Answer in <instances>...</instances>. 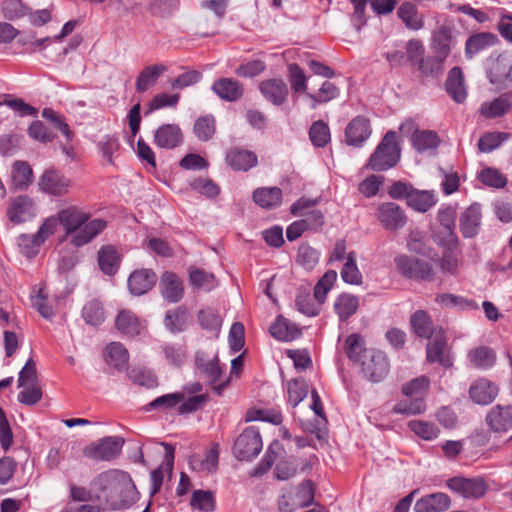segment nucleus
<instances>
[{
  "mask_svg": "<svg viewBox=\"0 0 512 512\" xmlns=\"http://www.w3.org/2000/svg\"><path fill=\"white\" fill-rule=\"evenodd\" d=\"M397 15L405 24L406 28L410 30H420L424 26L423 16L418 12L417 6L412 2L402 3L397 10Z\"/></svg>",
  "mask_w": 512,
  "mask_h": 512,
  "instance_id": "obj_38",
  "label": "nucleus"
},
{
  "mask_svg": "<svg viewBox=\"0 0 512 512\" xmlns=\"http://www.w3.org/2000/svg\"><path fill=\"white\" fill-rule=\"evenodd\" d=\"M408 427L418 437L427 441L435 439L439 433V429L434 423L423 420H411Z\"/></svg>",
  "mask_w": 512,
  "mask_h": 512,
  "instance_id": "obj_59",
  "label": "nucleus"
},
{
  "mask_svg": "<svg viewBox=\"0 0 512 512\" xmlns=\"http://www.w3.org/2000/svg\"><path fill=\"white\" fill-rule=\"evenodd\" d=\"M157 276L152 269L133 271L128 278V289L134 296H141L150 291L156 284Z\"/></svg>",
  "mask_w": 512,
  "mask_h": 512,
  "instance_id": "obj_16",
  "label": "nucleus"
},
{
  "mask_svg": "<svg viewBox=\"0 0 512 512\" xmlns=\"http://www.w3.org/2000/svg\"><path fill=\"white\" fill-rule=\"evenodd\" d=\"M356 258L354 251L348 252L346 261L340 272L342 280L350 285H361L363 282V276L357 266Z\"/></svg>",
  "mask_w": 512,
  "mask_h": 512,
  "instance_id": "obj_46",
  "label": "nucleus"
},
{
  "mask_svg": "<svg viewBox=\"0 0 512 512\" xmlns=\"http://www.w3.org/2000/svg\"><path fill=\"white\" fill-rule=\"evenodd\" d=\"M124 439L120 436H107L83 449L85 457L96 461H111L117 458L123 448Z\"/></svg>",
  "mask_w": 512,
  "mask_h": 512,
  "instance_id": "obj_5",
  "label": "nucleus"
},
{
  "mask_svg": "<svg viewBox=\"0 0 512 512\" xmlns=\"http://www.w3.org/2000/svg\"><path fill=\"white\" fill-rule=\"evenodd\" d=\"M497 40V36L490 32H480L471 35L465 43L466 58L472 59L479 52L495 45Z\"/></svg>",
  "mask_w": 512,
  "mask_h": 512,
  "instance_id": "obj_30",
  "label": "nucleus"
},
{
  "mask_svg": "<svg viewBox=\"0 0 512 512\" xmlns=\"http://www.w3.org/2000/svg\"><path fill=\"white\" fill-rule=\"evenodd\" d=\"M288 403L296 407L308 394V385L303 379H293L287 384Z\"/></svg>",
  "mask_w": 512,
  "mask_h": 512,
  "instance_id": "obj_55",
  "label": "nucleus"
},
{
  "mask_svg": "<svg viewBox=\"0 0 512 512\" xmlns=\"http://www.w3.org/2000/svg\"><path fill=\"white\" fill-rule=\"evenodd\" d=\"M448 95L457 103H463L466 100L467 92L464 85V75L459 67H453L445 83Z\"/></svg>",
  "mask_w": 512,
  "mask_h": 512,
  "instance_id": "obj_28",
  "label": "nucleus"
},
{
  "mask_svg": "<svg viewBox=\"0 0 512 512\" xmlns=\"http://www.w3.org/2000/svg\"><path fill=\"white\" fill-rule=\"evenodd\" d=\"M57 217L59 224H61L65 230V235H71L72 237L80 230L81 226L89 220L90 214L82 211L77 206H69L60 210L57 213Z\"/></svg>",
  "mask_w": 512,
  "mask_h": 512,
  "instance_id": "obj_15",
  "label": "nucleus"
},
{
  "mask_svg": "<svg viewBox=\"0 0 512 512\" xmlns=\"http://www.w3.org/2000/svg\"><path fill=\"white\" fill-rule=\"evenodd\" d=\"M339 94V88L334 83L325 81L318 93H307V97L312 101L311 107L315 109L318 104L329 102L337 98Z\"/></svg>",
  "mask_w": 512,
  "mask_h": 512,
  "instance_id": "obj_53",
  "label": "nucleus"
},
{
  "mask_svg": "<svg viewBox=\"0 0 512 512\" xmlns=\"http://www.w3.org/2000/svg\"><path fill=\"white\" fill-rule=\"evenodd\" d=\"M190 505L193 509L202 512H212L215 509V497L209 490H195L193 491Z\"/></svg>",
  "mask_w": 512,
  "mask_h": 512,
  "instance_id": "obj_54",
  "label": "nucleus"
},
{
  "mask_svg": "<svg viewBox=\"0 0 512 512\" xmlns=\"http://www.w3.org/2000/svg\"><path fill=\"white\" fill-rule=\"evenodd\" d=\"M314 500V487L310 480L303 481L295 491H287L278 500L280 512H294L307 507Z\"/></svg>",
  "mask_w": 512,
  "mask_h": 512,
  "instance_id": "obj_6",
  "label": "nucleus"
},
{
  "mask_svg": "<svg viewBox=\"0 0 512 512\" xmlns=\"http://www.w3.org/2000/svg\"><path fill=\"white\" fill-rule=\"evenodd\" d=\"M128 377L133 383L153 388L157 386V378L154 373L146 367H135L128 372Z\"/></svg>",
  "mask_w": 512,
  "mask_h": 512,
  "instance_id": "obj_60",
  "label": "nucleus"
},
{
  "mask_svg": "<svg viewBox=\"0 0 512 512\" xmlns=\"http://www.w3.org/2000/svg\"><path fill=\"white\" fill-rule=\"evenodd\" d=\"M168 70L163 63L153 64L144 67L138 74L135 81V89L138 93H145L154 87L158 79Z\"/></svg>",
  "mask_w": 512,
  "mask_h": 512,
  "instance_id": "obj_21",
  "label": "nucleus"
},
{
  "mask_svg": "<svg viewBox=\"0 0 512 512\" xmlns=\"http://www.w3.org/2000/svg\"><path fill=\"white\" fill-rule=\"evenodd\" d=\"M188 310L184 306L168 310L164 318V325L171 333L184 331L187 324Z\"/></svg>",
  "mask_w": 512,
  "mask_h": 512,
  "instance_id": "obj_45",
  "label": "nucleus"
},
{
  "mask_svg": "<svg viewBox=\"0 0 512 512\" xmlns=\"http://www.w3.org/2000/svg\"><path fill=\"white\" fill-rule=\"evenodd\" d=\"M337 280V272L328 270L317 282L314 288V299L321 305L326 300L327 293L332 289Z\"/></svg>",
  "mask_w": 512,
  "mask_h": 512,
  "instance_id": "obj_57",
  "label": "nucleus"
},
{
  "mask_svg": "<svg viewBox=\"0 0 512 512\" xmlns=\"http://www.w3.org/2000/svg\"><path fill=\"white\" fill-rule=\"evenodd\" d=\"M396 139V132L388 131L370 155L366 168L380 172L395 167L401 156V150Z\"/></svg>",
  "mask_w": 512,
  "mask_h": 512,
  "instance_id": "obj_2",
  "label": "nucleus"
},
{
  "mask_svg": "<svg viewBox=\"0 0 512 512\" xmlns=\"http://www.w3.org/2000/svg\"><path fill=\"white\" fill-rule=\"evenodd\" d=\"M213 92L222 100L234 102L243 95L242 84L233 78H220L212 85Z\"/></svg>",
  "mask_w": 512,
  "mask_h": 512,
  "instance_id": "obj_26",
  "label": "nucleus"
},
{
  "mask_svg": "<svg viewBox=\"0 0 512 512\" xmlns=\"http://www.w3.org/2000/svg\"><path fill=\"white\" fill-rule=\"evenodd\" d=\"M485 423L494 433H506L512 429V405L493 406L485 417Z\"/></svg>",
  "mask_w": 512,
  "mask_h": 512,
  "instance_id": "obj_13",
  "label": "nucleus"
},
{
  "mask_svg": "<svg viewBox=\"0 0 512 512\" xmlns=\"http://www.w3.org/2000/svg\"><path fill=\"white\" fill-rule=\"evenodd\" d=\"M410 323L413 331L421 338H430L438 329L433 328V323L427 312L418 310L411 315Z\"/></svg>",
  "mask_w": 512,
  "mask_h": 512,
  "instance_id": "obj_42",
  "label": "nucleus"
},
{
  "mask_svg": "<svg viewBox=\"0 0 512 512\" xmlns=\"http://www.w3.org/2000/svg\"><path fill=\"white\" fill-rule=\"evenodd\" d=\"M219 453L217 445L206 451L204 458L193 456L190 459V466L193 470L213 473L217 470Z\"/></svg>",
  "mask_w": 512,
  "mask_h": 512,
  "instance_id": "obj_43",
  "label": "nucleus"
},
{
  "mask_svg": "<svg viewBox=\"0 0 512 512\" xmlns=\"http://www.w3.org/2000/svg\"><path fill=\"white\" fill-rule=\"evenodd\" d=\"M360 364L364 377L373 383L383 381L390 370L387 356L380 350L369 349L364 351Z\"/></svg>",
  "mask_w": 512,
  "mask_h": 512,
  "instance_id": "obj_4",
  "label": "nucleus"
},
{
  "mask_svg": "<svg viewBox=\"0 0 512 512\" xmlns=\"http://www.w3.org/2000/svg\"><path fill=\"white\" fill-rule=\"evenodd\" d=\"M245 421H264L279 425L283 421V416L280 411L274 409L250 408L245 414Z\"/></svg>",
  "mask_w": 512,
  "mask_h": 512,
  "instance_id": "obj_48",
  "label": "nucleus"
},
{
  "mask_svg": "<svg viewBox=\"0 0 512 512\" xmlns=\"http://www.w3.org/2000/svg\"><path fill=\"white\" fill-rule=\"evenodd\" d=\"M426 346V356L429 363H438L445 368H450L453 365V357L447 346L445 332L442 329L428 338Z\"/></svg>",
  "mask_w": 512,
  "mask_h": 512,
  "instance_id": "obj_8",
  "label": "nucleus"
},
{
  "mask_svg": "<svg viewBox=\"0 0 512 512\" xmlns=\"http://www.w3.org/2000/svg\"><path fill=\"white\" fill-rule=\"evenodd\" d=\"M451 34L446 29H440L433 36L432 50L435 54L447 59L451 52Z\"/></svg>",
  "mask_w": 512,
  "mask_h": 512,
  "instance_id": "obj_61",
  "label": "nucleus"
},
{
  "mask_svg": "<svg viewBox=\"0 0 512 512\" xmlns=\"http://www.w3.org/2000/svg\"><path fill=\"white\" fill-rule=\"evenodd\" d=\"M359 308V298L350 293H341L334 301L333 309L340 322H346Z\"/></svg>",
  "mask_w": 512,
  "mask_h": 512,
  "instance_id": "obj_32",
  "label": "nucleus"
},
{
  "mask_svg": "<svg viewBox=\"0 0 512 512\" xmlns=\"http://www.w3.org/2000/svg\"><path fill=\"white\" fill-rule=\"evenodd\" d=\"M36 214L35 204L27 195H20L10 201L7 216L12 223L20 224L32 219Z\"/></svg>",
  "mask_w": 512,
  "mask_h": 512,
  "instance_id": "obj_14",
  "label": "nucleus"
},
{
  "mask_svg": "<svg viewBox=\"0 0 512 512\" xmlns=\"http://www.w3.org/2000/svg\"><path fill=\"white\" fill-rule=\"evenodd\" d=\"M308 134L311 143L317 148H324L331 141L329 125L323 120L313 122Z\"/></svg>",
  "mask_w": 512,
  "mask_h": 512,
  "instance_id": "obj_47",
  "label": "nucleus"
},
{
  "mask_svg": "<svg viewBox=\"0 0 512 512\" xmlns=\"http://www.w3.org/2000/svg\"><path fill=\"white\" fill-rule=\"evenodd\" d=\"M438 220H439L440 224L448 232L449 245L456 246L458 243V238L453 231V229L455 227V209L452 207H446V208L440 209L438 211Z\"/></svg>",
  "mask_w": 512,
  "mask_h": 512,
  "instance_id": "obj_58",
  "label": "nucleus"
},
{
  "mask_svg": "<svg viewBox=\"0 0 512 512\" xmlns=\"http://www.w3.org/2000/svg\"><path fill=\"white\" fill-rule=\"evenodd\" d=\"M320 252L309 244H301L298 249L297 262L307 270L313 269L319 262Z\"/></svg>",
  "mask_w": 512,
  "mask_h": 512,
  "instance_id": "obj_64",
  "label": "nucleus"
},
{
  "mask_svg": "<svg viewBox=\"0 0 512 512\" xmlns=\"http://www.w3.org/2000/svg\"><path fill=\"white\" fill-rule=\"evenodd\" d=\"M394 263L397 270L405 278L419 281H432L434 279V268L430 261L408 255H399L395 257Z\"/></svg>",
  "mask_w": 512,
  "mask_h": 512,
  "instance_id": "obj_3",
  "label": "nucleus"
},
{
  "mask_svg": "<svg viewBox=\"0 0 512 512\" xmlns=\"http://www.w3.org/2000/svg\"><path fill=\"white\" fill-rule=\"evenodd\" d=\"M82 317L87 324L100 325L104 321V310L98 300L88 302L82 309Z\"/></svg>",
  "mask_w": 512,
  "mask_h": 512,
  "instance_id": "obj_62",
  "label": "nucleus"
},
{
  "mask_svg": "<svg viewBox=\"0 0 512 512\" xmlns=\"http://www.w3.org/2000/svg\"><path fill=\"white\" fill-rule=\"evenodd\" d=\"M437 203L434 191L419 190L413 187L406 201L408 207L414 211L425 213Z\"/></svg>",
  "mask_w": 512,
  "mask_h": 512,
  "instance_id": "obj_33",
  "label": "nucleus"
},
{
  "mask_svg": "<svg viewBox=\"0 0 512 512\" xmlns=\"http://www.w3.org/2000/svg\"><path fill=\"white\" fill-rule=\"evenodd\" d=\"M271 335L280 341L289 342L300 336V330L283 316H278L270 327Z\"/></svg>",
  "mask_w": 512,
  "mask_h": 512,
  "instance_id": "obj_40",
  "label": "nucleus"
},
{
  "mask_svg": "<svg viewBox=\"0 0 512 512\" xmlns=\"http://www.w3.org/2000/svg\"><path fill=\"white\" fill-rule=\"evenodd\" d=\"M512 74V51L500 53L491 66L488 77L492 84H500L509 79Z\"/></svg>",
  "mask_w": 512,
  "mask_h": 512,
  "instance_id": "obj_24",
  "label": "nucleus"
},
{
  "mask_svg": "<svg viewBox=\"0 0 512 512\" xmlns=\"http://www.w3.org/2000/svg\"><path fill=\"white\" fill-rule=\"evenodd\" d=\"M411 141L413 148L419 153L435 150L441 142L435 131L418 129L413 132Z\"/></svg>",
  "mask_w": 512,
  "mask_h": 512,
  "instance_id": "obj_37",
  "label": "nucleus"
},
{
  "mask_svg": "<svg viewBox=\"0 0 512 512\" xmlns=\"http://www.w3.org/2000/svg\"><path fill=\"white\" fill-rule=\"evenodd\" d=\"M120 263L121 255L114 246H102L98 251V265L104 274L108 276L115 275L119 269Z\"/></svg>",
  "mask_w": 512,
  "mask_h": 512,
  "instance_id": "obj_31",
  "label": "nucleus"
},
{
  "mask_svg": "<svg viewBox=\"0 0 512 512\" xmlns=\"http://www.w3.org/2000/svg\"><path fill=\"white\" fill-rule=\"evenodd\" d=\"M468 359L473 367L486 370L494 366L496 353L490 347L480 346L469 351Z\"/></svg>",
  "mask_w": 512,
  "mask_h": 512,
  "instance_id": "obj_41",
  "label": "nucleus"
},
{
  "mask_svg": "<svg viewBox=\"0 0 512 512\" xmlns=\"http://www.w3.org/2000/svg\"><path fill=\"white\" fill-rule=\"evenodd\" d=\"M430 386V381L426 376H420L412 379L410 382L402 386V393L407 398L424 399Z\"/></svg>",
  "mask_w": 512,
  "mask_h": 512,
  "instance_id": "obj_50",
  "label": "nucleus"
},
{
  "mask_svg": "<svg viewBox=\"0 0 512 512\" xmlns=\"http://www.w3.org/2000/svg\"><path fill=\"white\" fill-rule=\"evenodd\" d=\"M107 226V222L103 219L88 220L84 223L80 230L71 237V244L76 247H81L92 241L98 236Z\"/></svg>",
  "mask_w": 512,
  "mask_h": 512,
  "instance_id": "obj_25",
  "label": "nucleus"
},
{
  "mask_svg": "<svg viewBox=\"0 0 512 512\" xmlns=\"http://www.w3.org/2000/svg\"><path fill=\"white\" fill-rule=\"evenodd\" d=\"M11 178L15 190L27 189L33 181V170L29 163L16 161L12 167Z\"/></svg>",
  "mask_w": 512,
  "mask_h": 512,
  "instance_id": "obj_39",
  "label": "nucleus"
},
{
  "mask_svg": "<svg viewBox=\"0 0 512 512\" xmlns=\"http://www.w3.org/2000/svg\"><path fill=\"white\" fill-rule=\"evenodd\" d=\"M509 138L508 133L491 132L484 134L478 141V148L483 153H489L500 147Z\"/></svg>",
  "mask_w": 512,
  "mask_h": 512,
  "instance_id": "obj_63",
  "label": "nucleus"
},
{
  "mask_svg": "<svg viewBox=\"0 0 512 512\" xmlns=\"http://www.w3.org/2000/svg\"><path fill=\"white\" fill-rule=\"evenodd\" d=\"M253 200L260 207L273 209L281 205L283 200L282 190L278 187L257 188L253 192Z\"/></svg>",
  "mask_w": 512,
  "mask_h": 512,
  "instance_id": "obj_36",
  "label": "nucleus"
},
{
  "mask_svg": "<svg viewBox=\"0 0 512 512\" xmlns=\"http://www.w3.org/2000/svg\"><path fill=\"white\" fill-rule=\"evenodd\" d=\"M38 185L48 195L63 196L69 191L71 182L60 171L50 168L41 175Z\"/></svg>",
  "mask_w": 512,
  "mask_h": 512,
  "instance_id": "obj_12",
  "label": "nucleus"
},
{
  "mask_svg": "<svg viewBox=\"0 0 512 512\" xmlns=\"http://www.w3.org/2000/svg\"><path fill=\"white\" fill-rule=\"evenodd\" d=\"M469 395L474 403L489 405L497 397L498 387L490 380L481 378L471 384Z\"/></svg>",
  "mask_w": 512,
  "mask_h": 512,
  "instance_id": "obj_19",
  "label": "nucleus"
},
{
  "mask_svg": "<svg viewBox=\"0 0 512 512\" xmlns=\"http://www.w3.org/2000/svg\"><path fill=\"white\" fill-rule=\"evenodd\" d=\"M226 162L234 170L247 171L257 165L258 159L251 151L232 148L226 154Z\"/></svg>",
  "mask_w": 512,
  "mask_h": 512,
  "instance_id": "obj_27",
  "label": "nucleus"
},
{
  "mask_svg": "<svg viewBox=\"0 0 512 512\" xmlns=\"http://www.w3.org/2000/svg\"><path fill=\"white\" fill-rule=\"evenodd\" d=\"M426 411L425 400L422 398L412 399L407 398L398 401L394 407L393 412L400 415H418Z\"/></svg>",
  "mask_w": 512,
  "mask_h": 512,
  "instance_id": "obj_52",
  "label": "nucleus"
},
{
  "mask_svg": "<svg viewBox=\"0 0 512 512\" xmlns=\"http://www.w3.org/2000/svg\"><path fill=\"white\" fill-rule=\"evenodd\" d=\"M159 290L162 297L169 303L179 302L184 295L183 283L173 272L166 271L159 282Z\"/></svg>",
  "mask_w": 512,
  "mask_h": 512,
  "instance_id": "obj_17",
  "label": "nucleus"
},
{
  "mask_svg": "<svg viewBox=\"0 0 512 512\" xmlns=\"http://www.w3.org/2000/svg\"><path fill=\"white\" fill-rule=\"evenodd\" d=\"M481 218V206L478 203H473L465 209L459 220L460 231L465 238H472L478 234Z\"/></svg>",
  "mask_w": 512,
  "mask_h": 512,
  "instance_id": "obj_20",
  "label": "nucleus"
},
{
  "mask_svg": "<svg viewBox=\"0 0 512 512\" xmlns=\"http://www.w3.org/2000/svg\"><path fill=\"white\" fill-rule=\"evenodd\" d=\"M446 59L435 54L420 59L418 69L426 77L439 79L445 70L444 63Z\"/></svg>",
  "mask_w": 512,
  "mask_h": 512,
  "instance_id": "obj_44",
  "label": "nucleus"
},
{
  "mask_svg": "<svg viewBox=\"0 0 512 512\" xmlns=\"http://www.w3.org/2000/svg\"><path fill=\"white\" fill-rule=\"evenodd\" d=\"M259 89L266 100L277 106L282 105L288 96V87L282 79L262 81Z\"/></svg>",
  "mask_w": 512,
  "mask_h": 512,
  "instance_id": "obj_23",
  "label": "nucleus"
},
{
  "mask_svg": "<svg viewBox=\"0 0 512 512\" xmlns=\"http://www.w3.org/2000/svg\"><path fill=\"white\" fill-rule=\"evenodd\" d=\"M115 325L120 333L130 337L140 335L144 329L141 320L130 310L120 311L116 317Z\"/></svg>",
  "mask_w": 512,
  "mask_h": 512,
  "instance_id": "obj_29",
  "label": "nucleus"
},
{
  "mask_svg": "<svg viewBox=\"0 0 512 512\" xmlns=\"http://www.w3.org/2000/svg\"><path fill=\"white\" fill-rule=\"evenodd\" d=\"M372 134L370 120L365 116L354 117L344 130V142L351 147L361 148Z\"/></svg>",
  "mask_w": 512,
  "mask_h": 512,
  "instance_id": "obj_9",
  "label": "nucleus"
},
{
  "mask_svg": "<svg viewBox=\"0 0 512 512\" xmlns=\"http://www.w3.org/2000/svg\"><path fill=\"white\" fill-rule=\"evenodd\" d=\"M91 488L94 500L111 510L130 507L139 495L130 474L118 469H109L98 474L91 481Z\"/></svg>",
  "mask_w": 512,
  "mask_h": 512,
  "instance_id": "obj_1",
  "label": "nucleus"
},
{
  "mask_svg": "<svg viewBox=\"0 0 512 512\" xmlns=\"http://www.w3.org/2000/svg\"><path fill=\"white\" fill-rule=\"evenodd\" d=\"M183 142V134L177 124H163L154 132V143L162 149H174Z\"/></svg>",
  "mask_w": 512,
  "mask_h": 512,
  "instance_id": "obj_18",
  "label": "nucleus"
},
{
  "mask_svg": "<svg viewBox=\"0 0 512 512\" xmlns=\"http://www.w3.org/2000/svg\"><path fill=\"white\" fill-rule=\"evenodd\" d=\"M104 359L109 366L117 370H124L129 361V353L120 342H112L105 348Z\"/></svg>",
  "mask_w": 512,
  "mask_h": 512,
  "instance_id": "obj_35",
  "label": "nucleus"
},
{
  "mask_svg": "<svg viewBox=\"0 0 512 512\" xmlns=\"http://www.w3.org/2000/svg\"><path fill=\"white\" fill-rule=\"evenodd\" d=\"M376 217L382 226L390 231L399 230L407 223L405 211L395 202L381 203L377 207Z\"/></svg>",
  "mask_w": 512,
  "mask_h": 512,
  "instance_id": "obj_10",
  "label": "nucleus"
},
{
  "mask_svg": "<svg viewBox=\"0 0 512 512\" xmlns=\"http://www.w3.org/2000/svg\"><path fill=\"white\" fill-rule=\"evenodd\" d=\"M179 7V0H150L147 10L154 17L168 18Z\"/></svg>",
  "mask_w": 512,
  "mask_h": 512,
  "instance_id": "obj_51",
  "label": "nucleus"
},
{
  "mask_svg": "<svg viewBox=\"0 0 512 512\" xmlns=\"http://www.w3.org/2000/svg\"><path fill=\"white\" fill-rule=\"evenodd\" d=\"M198 322L202 329L218 334L220 331L222 320L216 309H201L197 315Z\"/></svg>",
  "mask_w": 512,
  "mask_h": 512,
  "instance_id": "obj_49",
  "label": "nucleus"
},
{
  "mask_svg": "<svg viewBox=\"0 0 512 512\" xmlns=\"http://www.w3.org/2000/svg\"><path fill=\"white\" fill-rule=\"evenodd\" d=\"M447 487L465 499H478L487 490L486 483L481 478L453 477L447 480Z\"/></svg>",
  "mask_w": 512,
  "mask_h": 512,
  "instance_id": "obj_11",
  "label": "nucleus"
},
{
  "mask_svg": "<svg viewBox=\"0 0 512 512\" xmlns=\"http://www.w3.org/2000/svg\"><path fill=\"white\" fill-rule=\"evenodd\" d=\"M196 366L205 374L210 383H215L221 376V368L219 366L218 358L214 357L212 360L206 361L199 353L195 357Z\"/></svg>",
  "mask_w": 512,
  "mask_h": 512,
  "instance_id": "obj_56",
  "label": "nucleus"
},
{
  "mask_svg": "<svg viewBox=\"0 0 512 512\" xmlns=\"http://www.w3.org/2000/svg\"><path fill=\"white\" fill-rule=\"evenodd\" d=\"M512 91L502 94L492 101L482 103L480 113L485 118H497L503 116L511 108Z\"/></svg>",
  "mask_w": 512,
  "mask_h": 512,
  "instance_id": "obj_34",
  "label": "nucleus"
},
{
  "mask_svg": "<svg viewBox=\"0 0 512 512\" xmlns=\"http://www.w3.org/2000/svg\"><path fill=\"white\" fill-rule=\"evenodd\" d=\"M262 447L263 443L259 430L251 426L237 437L233 453L238 460L249 461L261 452Z\"/></svg>",
  "mask_w": 512,
  "mask_h": 512,
  "instance_id": "obj_7",
  "label": "nucleus"
},
{
  "mask_svg": "<svg viewBox=\"0 0 512 512\" xmlns=\"http://www.w3.org/2000/svg\"><path fill=\"white\" fill-rule=\"evenodd\" d=\"M451 505L450 497L442 492L425 495L414 505L415 512H443Z\"/></svg>",
  "mask_w": 512,
  "mask_h": 512,
  "instance_id": "obj_22",
  "label": "nucleus"
}]
</instances>
